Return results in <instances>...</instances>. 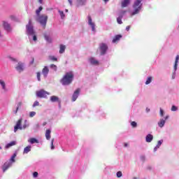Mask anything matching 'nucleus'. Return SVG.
Wrapping results in <instances>:
<instances>
[{"label":"nucleus","instance_id":"nucleus-1","mask_svg":"<svg viewBox=\"0 0 179 179\" xmlns=\"http://www.w3.org/2000/svg\"><path fill=\"white\" fill-rule=\"evenodd\" d=\"M73 80V73L72 71L66 73L64 77L61 80V83L64 86L71 85Z\"/></svg>","mask_w":179,"mask_h":179},{"label":"nucleus","instance_id":"nucleus-2","mask_svg":"<svg viewBox=\"0 0 179 179\" xmlns=\"http://www.w3.org/2000/svg\"><path fill=\"white\" fill-rule=\"evenodd\" d=\"M22 119L17 120L15 126L14 127V132H17L18 129H26L27 127H29V122L27 120H24L23 125L22 126Z\"/></svg>","mask_w":179,"mask_h":179},{"label":"nucleus","instance_id":"nucleus-3","mask_svg":"<svg viewBox=\"0 0 179 179\" xmlns=\"http://www.w3.org/2000/svg\"><path fill=\"white\" fill-rule=\"evenodd\" d=\"M142 1L143 0H136L134 5L133 8L134 9V11L132 13V15H138L141 9H142Z\"/></svg>","mask_w":179,"mask_h":179},{"label":"nucleus","instance_id":"nucleus-4","mask_svg":"<svg viewBox=\"0 0 179 179\" xmlns=\"http://www.w3.org/2000/svg\"><path fill=\"white\" fill-rule=\"evenodd\" d=\"M47 20H48L47 15H41L36 17V22H38L43 29H45V26H47Z\"/></svg>","mask_w":179,"mask_h":179},{"label":"nucleus","instance_id":"nucleus-5","mask_svg":"<svg viewBox=\"0 0 179 179\" xmlns=\"http://www.w3.org/2000/svg\"><path fill=\"white\" fill-rule=\"evenodd\" d=\"M27 28V34L28 36L34 35V29H33V25L31 24V20H29L28 24L26 26Z\"/></svg>","mask_w":179,"mask_h":179},{"label":"nucleus","instance_id":"nucleus-6","mask_svg":"<svg viewBox=\"0 0 179 179\" xmlns=\"http://www.w3.org/2000/svg\"><path fill=\"white\" fill-rule=\"evenodd\" d=\"M48 95H50V93L44 90H41L36 92V96L40 99H45Z\"/></svg>","mask_w":179,"mask_h":179},{"label":"nucleus","instance_id":"nucleus-7","mask_svg":"<svg viewBox=\"0 0 179 179\" xmlns=\"http://www.w3.org/2000/svg\"><path fill=\"white\" fill-rule=\"evenodd\" d=\"M99 50L101 51V55H104L108 50V46L106 43H101L99 45Z\"/></svg>","mask_w":179,"mask_h":179},{"label":"nucleus","instance_id":"nucleus-8","mask_svg":"<svg viewBox=\"0 0 179 179\" xmlns=\"http://www.w3.org/2000/svg\"><path fill=\"white\" fill-rule=\"evenodd\" d=\"M50 101L52 103H58L59 108H61V99L57 96H50Z\"/></svg>","mask_w":179,"mask_h":179},{"label":"nucleus","instance_id":"nucleus-9","mask_svg":"<svg viewBox=\"0 0 179 179\" xmlns=\"http://www.w3.org/2000/svg\"><path fill=\"white\" fill-rule=\"evenodd\" d=\"M80 93V88H78L73 93L72 96V101H76L78 97H79V94Z\"/></svg>","mask_w":179,"mask_h":179},{"label":"nucleus","instance_id":"nucleus-10","mask_svg":"<svg viewBox=\"0 0 179 179\" xmlns=\"http://www.w3.org/2000/svg\"><path fill=\"white\" fill-rule=\"evenodd\" d=\"M15 69L20 73L23 72V71H24V65L22 62H19L15 67Z\"/></svg>","mask_w":179,"mask_h":179},{"label":"nucleus","instance_id":"nucleus-11","mask_svg":"<svg viewBox=\"0 0 179 179\" xmlns=\"http://www.w3.org/2000/svg\"><path fill=\"white\" fill-rule=\"evenodd\" d=\"M50 72V69H48V66H45L43 69H42V74L45 78H47L48 76V73Z\"/></svg>","mask_w":179,"mask_h":179},{"label":"nucleus","instance_id":"nucleus-12","mask_svg":"<svg viewBox=\"0 0 179 179\" xmlns=\"http://www.w3.org/2000/svg\"><path fill=\"white\" fill-rule=\"evenodd\" d=\"M88 24L91 26L92 31H94L96 30L95 24H94L93 21L92 20V17L90 15H88Z\"/></svg>","mask_w":179,"mask_h":179},{"label":"nucleus","instance_id":"nucleus-13","mask_svg":"<svg viewBox=\"0 0 179 179\" xmlns=\"http://www.w3.org/2000/svg\"><path fill=\"white\" fill-rule=\"evenodd\" d=\"M3 27H4L7 31H10L12 30L10 28V24L8 23L6 21H3Z\"/></svg>","mask_w":179,"mask_h":179},{"label":"nucleus","instance_id":"nucleus-14","mask_svg":"<svg viewBox=\"0 0 179 179\" xmlns=\"http://www.w3.org/2000/svg\"><path fill=\"white\" fill-rule=\"evenodd\" d=\"M121 38H122V35L121 34L115 35L113 38L112 43H118V41Z\"/></svg>","mask_w":179,"mask_h":179},{"label":"nucleus","instance_id":"nucleus-15","mask_svg":"<svg viewBox=\"0 0 179 179\" xmlns=\"http://www.w3.org/2000/svg\"><path fill=\"white\" fill-rule=\"evenodd\" d=\"M10 166H12V163L10 162H6L3 166V173H5V171H6V170H8V169H9V167H10Z\"/></svg>","mask_w":179,"mask_h":179},{"label":"nucleus","instance_id":"nucleus-16","mask_svg":"<svg viewBox=\"0 0 179 179\" xmlns=\"http://www.w3.org/2000/svg\"><path fill=\"white\" fill-rule=\"evenodd\" d=\"M131 0H123L122 1V8H127L129 5Z\"/></svg>","mask_w":179,"mask_h":179},{"label":"nucleus","instance_id":"nucleus-17","mask_svg":"<svg viewBox=\"0 0 179 179\" xmlns=\"http://www.w3.org/2000/svg\"><path fill=\"white\" fill-rule=\"evenodd\" d=\"M45 138L48 141H50V139H51V130H50V129L46 130Z\"/></svg>","mask_w":179,"mask_h":179},{"label":"nucleus","instance_id":"nucleus-18","mask_svg":"<svg viewBox=\"0 0 179 179\" xmlns=\"http://www.w3.org/2000/svg\"><path fill=\"white\" fill-rule=\"evenodd\" d=\"M29 152H31V145H28L24 148V155L29 153Z\"/></svg>","mask_w":179,"mask_h":179},{"label":"nucleus","instance_id":"nucleus-19","mask_svg":"<svg viewBox=\"0 0 179 179\" xmlns=\"http://www.w3.org/2000/svg\"><path fill=\"white\" fill-rule=\"evenodd\" d=\"M145 141L148 143L152 142V141H153V136L152 134L147 135L146 137H145Z\"/></svg>","mask_w":179,"mask_h":179},{"label":"nucleus","instance_id":"nucleus-20","mask_svg":"<svg viewBox=\"0 0 179 179\" xmlns=\"http://www.w3.org/2000/svg\"><path fill=\"white\" fill-rule=\"evenodd\" d=\"M15 145H16V141H13L6 145V149H9V148H12V146H15Z\"/></svg>","mask_w":179,"mask_h":179},{"label":"nucleus","instance_id":"nucleus-21","mask_svg":"<svg viewBox=\"0 0 179 179\" xmlns=\"http://www.w3.org/2000/svg\"><path fill=\"white\" fill-rule=\"evenodd\" d=\"M90 64H92V65H99V62L93 57H91L90 59Z\"/></svg>","mask_w":179,"mask_h":179},{"label":"nucleus","instance_id":"nucleus-22","mask_svg":"<svg viewBox=\"0 0 179 179\" xmlns=\"http://www.w3.org/2000/svg\"><path fill=\"white\" fill-rule=\"evenodd\" d=\"M164 124H166V120L161 119L159 122H158V125L159 128H163L164 127Z\"/></svg>","mask_w":179,"mask_h":179},{"label":"nucleus","instance_id":"nucleus-23","mask_svg":"<svg viewBox=\"0 0 179 179\" xmlns=\"http://www.w3.org/2000/svg\"><path fill=\"white\" fill-rule=\"evenodd\" d=\"M66 46L64 45H60L59 54H64L65 52V50Z\"/></svg>","mask_w":179,"mask_h":179},{"label":"nucleus","instance_id":"nucleus-24","mask_svg":"<svg viewBox=\"0 0 179 179\" xmlns=\"http://www.w3.org/2000/svg\"><path fill=\"white\" fill-rule=\"evenodd\" d=\"M0 85L2 87L3 90H6V84L5 81L0 80Z\"/></svg>","mask_w":179,"mask_h":179},{"label":"nucleus","instance_id":"nucleus-25","mask_svg":"<svg viewBox=\"0 0 179 179\" xmlns=\"http://www.w3.org/2000/svg\"><path fill=\"white\" fill-rule=\"evenodd\" d=\"M28 142H29V143H38V140H37L36 138H31L29 140H28Z\"/></svg>","mask_w":179,"mask_h":179},{"label":"nucleus","instance_id":"nucleus-26","mask_svg":"<svg viewBox=\"0 0 179 179\" xmlns=\"http://www.w3.org/2000/svg\"><path fill=\"white\" fill-rule=\"evenodd\" d=\"M178 59H179V56L177 55L176 57L175 65H174V69H175V71L177 70V66H178Z\"/></svg>","mask_w":179,"mask_h":179},{"label":"nucleus","instance_id":"nucleus-27","mask_svg":"<svg viewBox=\"0 0 179 179\" xmlns=\"http://www.w3.org/2000/svg\"><path fill=\"white\" fill-rule=\"evenodd\" d=\"M42 10H43V7H42V6H40V7L38 8V9H37V10H36V13L37 17H38V16H41V15H40V12H41Z\"/></svg>","mask_w":179,"mask_h":179},{"label":"nucleus","instance_id":"nucleus-28","mask_svg":"<svg viewBox=\"0 0 179 179\" xmlns=\"http://www.w3.org/2000/svg\"><path fill=\"white\" fill-rule=\"evenodd\" d=\"M50 69H52L53 71H55V72H57V65L55 64H50Z\"/></svg>","mask_w":179,"mask_h":179},{"label":"nucleus","instance_id":"nucleus-29","mask_svg":"<svg viewBox=\"0 0 179 179\" xmlns=\"http://www.w3.org/2000/svg\"><path fill=\"white\" fill-rule=\"evenodd\" d=\"M117 22L118 24H122V15H120L117 18Z\"/></svg>","mask_w":179,"mask_h":179},{"label":"nucleus","instance_id":"nucleus-30","mask_svg":"<svg viewBox=\"0 0 179 179\" xmlns=\"http://www.w3.org/2000/svg\"><path fill=\"white\" fill-rule=\"evenodd\" d=\"M58 12L61 16V19H65V14L64 13V11L59 10Z\"/></svg>","mask_w":179,"mask_h":179},{"label":"nucleus","instance_id":"nucleus-31","mask_svg":"<svg viewBox=\"0 0 179 179\" xmlns=\"http://www.w3.org/2000/svg\"><path fill=\"white\" fill-rule=\"evenodd\" d=\"M41 73L40 72H37L36 73V78H37V80H38V82H41Z\"/></svg>","mask_w":179,"mask_h":179},{"label":"nucleus","instance_id":"nucleus-32","mask_svg":"<svg viewBox=\"0 0 179 179\" xmlns=\"http://www.w3.org/2000/svg\"><path fill=\"white\" fill-rule=\"evenodd\" d=\"M152 77H148L147 80L145 81V85H150L152 83Z\"/></svg>","mask_w":179,"mask_h":179},{"label":"nucleus","instance_id":"nucleus-33","mask_svg":"<svg viewBox=\"0 0 179 179\" xmlns=\"http://www.w3.org/2000/svg\"><path fill=\"white\" fill-rule=\"evenodd\" d=\"M22 102H19L18 104H17V107L16 108V110H15V114H17V111H19V108H20V107H22Z\"/></svg>","mask_w":179,"mask_h":179},{"label":"nucleus","instance_id":"nucleus-34","mask_svg":"<svg viewBox=\"0 0 179 179\" xmlns=\"http://www.w3.org/2000/svg\"><path fill=\"white\" fill-rule=\"evenodd\" d=\"M49 59H50V61H58V59L55 57V56H49Z\"/></svg>","mask_w":179,"mask_h":179},{"label":"nucleus","instance_id":"nucleus-35","mask_svg":"<svg viewBox=\"0 0 179 179\" xmlns=\"http://www.w3.org/2000/svg\"><path fill=\"white\" fill-rule=\"evenodd\" d=\"M77 2L78 5H85V2H86V0H77Z\"/></svg>","mask_w":179,"mask_h":179},{"label":"nucleus","instance_id":"nucleus-36","mask_svg":"<svg viewBox=\"0 0 179 179\" xmlns=\"http://www.w3.org/2000/svg\"><path fill=\"white\" fill-rule=\"evenodd\" d=\"M10 19H11V20H14L15 22H17V17H16L15 15H10Z\"/></svg>","mask_w":179,"mask_h":179},{"label":"nucleus","instance_id":"nucleus-37","mask_svg":"<svg viewBox=\"0 0 179 179\" xmlns=\"http://www.w3.org/2000/svg\"><path fill=\"white\" fill-rule=\"evenodd\" d=\"M131 127H133V128H136V127H138V124L136 123V122H131Z\"/></svg>","mask_w":179,"mask_h":179},{"label":"nucleus","instance_id":"nucleus-38","mask_svg":"<svg viewBox=\"0 0 179 179\" xmlns=\"http://www.w3.org/2000/svg\"><path fill=\"white\" fill-rule=\"evenodd\" d=\"M45 40H46V41H48V43H51V38H50V36H48V35H45Z\"/></svg>","mask_w":179,"mask_h":179},{"label":"nucleus","instance_id":"nucleus-39","mask_svg":"<svg viewBox=\"0 0 179 179\" xmlns=\"http://www.w3.org/2000/svg\"><path fill=\"white\" fill-rule=\"evenodd\" d=\"M16 157V153H14L13 156L10 158V161L13 162V163H15V158Z\"/></svg>","mask_w":179,"mask_h":179},{"label":"nucleus","instance_id":"nucleus-40","mask_svg":"<svg viewBox=\"0 0 179 179\" xmlns=\"http://www.w3.org/2000/svg\"><path fill=\"white\" fill-rule=\"evenodd\" d=\"M34 115H36V112L31 111V112L29 113V117L31 118H33V117H34Z\"/></svg>","mask_w":179,"mask_h":179},{"label":"nucleus","instance_id":"nucleus-41","mask_svg":"<svg viewBox=\"0 0 179 179\" xmlns=\"http://www.w3.org/2000/svg\"><path fill=\"white\" fill-rule=\"evenodd\" d=\"M121 177H122V172L118 171V172L117 173V178H121Z\"/></svg>","mask_w":179,"mask_h":179},{"label":"nucleus","instance_id":"nucleus-42","mask_svg":"<svg viewBox=\"0 0 179 179\" xmlns=\"http://www.w3.org/2000/svg\"><path fill=\"white\" fill-rule=\"evenodd\" d=\"M162 143H163V141H159L157 142V148H160V146H162Z\"/></svg>","mask_w":179,"mask_h":179},{"label":"nucleus","instance_id":"nucleus-43","mask_svg":"<svg viewBox=\"0 0 179 179\" xmlns=\"http://www.w3.org/2000/svg\"><path fill=\"white\" fill-rule=\"evenodd\" d=\"M178 108L176 106H172L171 107V111H177Z\"/></svg>","mask_w":179,"mask_h":179},{"label":"nucleus","instance_id":"nucleus-44","mask_svg":"<svg viewBox=\"0 0 179 179\" xmlns=\"http://www.w3.org/2000/svg\"><path fill=\"white\" fill-rule=\"evenodd\" d=\"M33 177L34 178H37V177H38V172H34Z\"/></svg>","mask_w":179,"mask_h":179},{"label":"nucleus","instance_id":"nucleus-45","mask_svg":"<svg viewBox=\"0 0 179 179\" xmlns=\"http://www.w3.org/2000/svg\"><path fill=\"white\" fill-rule=\"evenodd\" d=\"M40 103H38V101H36L34 104H33V107H37V106H39Z\"/></svg>","mask_w":179,"mask_h":179},{"label":"nucleus","instance_id":"nucleus-46","mask_svg":"<svg viewBox=\"0 0 179 179\" xmlns=\"http://www.w3.org/2000/svg\"><path fill=\"white\" fill-rule=\"evenodd\" d=\"M51 149L52 150L55 149V147H54V138L52 139V141H51Z\"/></svg>","mask_w":179,"mask_h":179},{"label":"nucleus","instance_id":"nucleus-47","mask_svg":"<svg viewBox=\"0 0 179 179\" xmlns=\"http://www.w3.org/2000/svg\"><path fill=\"white\" fill-rule=\"evenodd\" d=\"M160 115L161 117H163V115H164V111L162 108H160Z\"/></svg>","mask_w":179,"mask_h":179},{"label":"nucleus","instance_id":"nucleus-48","mask_svg":"<svg viewBox=\"0 0 179 179\" xmlns=\"http://www.w3.org/2000/svg\"><path fill=\"white\" fill-rule=\"evenodd\" d=\"M33 40H34V41H37V36L36 35H34V34L33 36Z\"/></svg>","mask_w":179,"mask_h":179},{"label":"nucleus","instance_id":"nucleus-49","mask_svg":"<svg viewBox=\"0 0 179 179\" xmlns=\"http://www.w3.org/2000/svg\"><path fill=\"white\" fill-rule=\"evenodd\" d=\"M129 29H131V26H127V27H126V30H127V31H129Z\"/></svg>","mask_w":179,"mask_h":179},{"label":"nucleus","instance_id":"nucleus-50","mask_svg":"<svg viewBox=\"0 0 179 179\" xmlns=\"http://www.w3.org/2000/svg\"><path fill=\"white\" fill-rule=\"evenodd\" d=\"M34 64V57L32 58V60L31 62V64Z\"/></svg>","mask_w":179,"mask_h":179},{"label":"nucleus","instance_id":"nucleus-51","mask_svg":"<svg viewBox=\"0 0 179 179\" xmlns=\"http://www.w3.org/2000/svg\"><path fill=\"white\" fill-rule=\"evenodd\" d=\"M157 149H159V148H157V146H156V147L154 148V152H156V150H157Z\"/></svg>","mask_w":179,"mask_h":179},{"label":"nucleus","instance_id":"nucleus-52","mask_svg":"<svg viewBox=\"0 0 179 179\" xmlns=\"http://www.w3.org/2000/svg\"><path fill=\"white\" fill-rule=\"evenodd\" d=\"M45 125H47V122H45L43 123V127H45Z\"/></svg>","mask_w":179,"mask_h":179},{"label":"nucleus","instance_id":"nucleus-53","mask_svg":"<svg viewBox=\"0 0 179 179\" xmlns=\"http://www.w3.org/2000/svg\"><path fill=\"white\" fill-rule=\"evenodd\" d=\"M68 1L70 3V5H72V0H68Z\"/></svg>","mask_w":179,"mask_h":179},{"label":"nucleus","instance_id":"nucleus-54","mask_svg":"<svg viewBox=\"0 0 179 179\" xmlns=\"http://www.w3.org/2000/svg\"><path fill=\"white\" fill-rule=\"evenodd\" d=\"M146 111H147V113H149V111H150V109L149 108H147Z\"/></svg>","mask_w":179,"mask_h":179},{"label":"nucleus","instance_id":"nucleus-55","mask_svg":"<svg viewBox=\"0 0 179 179\" xmlns=\"http://www.w3.org/2000/svg\"><path fill=\"white\" fill-rule=\"evenodd\" d=\"M124 148H127V146H128V143H124Z\"/></svg>","mask_w":179,"mask_h":179},{"label":"nucleus","instance_id":"nucleus-56","mask_svg":"<svg viewBox=\"0 0 179 179\" xmlns=\"http://www.w3.org/2000/svg\"><path fill=\"white\" fill-rule=\"evenodd\" d=\"M39 3H43V0H38Z\"/></svg>","mask_w":179,"mask_h":179},{"label":"nucleus","instance_id":"nucleus-57","mask_svg":"<svg viewBox=\"0 0 179 179\" xmlns=\"http://www.w3.org/2000/svg\"><path fill=\"white\" fill-rule=\"evenodd\" d=\"M103 1H105L106 3L108 2L110 0H103Z\"/></svg>","mask_w":179,"mask_h":179},{"label":"nucleus","instance_id":"nucleus-58","mask_svg":"<svg viewBox=\"0 0 179 179\" xmlns=\"http://www.w3.org/2000/svg\"><path fill=\"white\" fill-rule=\"evenodd\" d=\"M169 118V116H166L165 120H164V121H166V120H167Z\"/></svg>","mask_w":179,"mask_h":179},{"label":"nucleus","instance_id":"nucleus-59","mask_svg":"<svg viewBox=\"0 0 179 179\" xmlns=\"http://www.w3.org/2000/svg\"><path fill=\"white\" fill-rule=\"evenodd\" d=\"M141 159L144 161L145 160V157H141Z\"/></svg>","mask_w":179,"mask_h":179},{"label":"nucleus","instance_id":"nucleus-60","mask_svg":"<svg viewBox=\"0 0 179 179\" xmlns=\"http://www.w3.org/2000/svg\"><path fill=\"white\" fill-rule=\"evenodd\" d=\"M65 12H68V9H66V10H65Z\"/></svg>","mask_w":179,"mask_h":179},{"label":"nucleus","instance_id":"nucleus-61","mask_svg":"<svg viewBox=\"0 0 179 179\" xmlns=\"http://www.w3.org/2000/svg\"><path fill=\"white\" fill-rule=\"evenodd\" d=\"M1 149H2V147H0V150H1Z\"/></svg>","mask_w":179,"mask_h":179},{"label":"nucleus","instance_id":"nucleus-62","mask_svg":"<svg viewBox=\"0 0 179 179\" xmlns=\"http://www.w3.org/2000/svg\"><path fill=\"white\" fill-rule=\"evenodd\" d=\"M134 179H137L136 178H134Z\"/></svg>","mask_w":179,"mask_h":179}]
</instances>
